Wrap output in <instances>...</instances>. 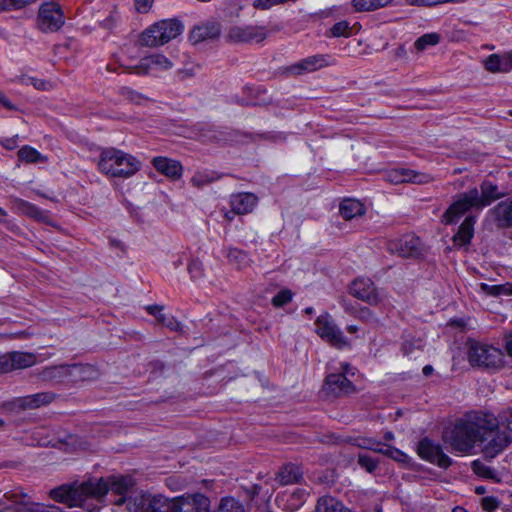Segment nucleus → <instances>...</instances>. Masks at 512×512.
<instances>
[{
  "label": "nucleus",
  "mask_w": 512,
  "mask_h": 512,
  "mask_svg": "<svg viewBox=\"0 0 512 512\" xmlns=\"http://www.w3.org/2000/svg\"><path fill=\"white\" fill-rule=\"evenodd\" d=\"M131 479L123 475H111L106 478H91L81 483L62 485L49 492V496L57 502L70 507H85L89 499L102 502L109 491L121 493L131 486Z\"/></svg>",
  "instance_id": "f257e3e1"
},
{
  "label": "nucleus",
  "mask_w": 512,
  "mask_h": 512,
  "mask_svg": "<svg viewBox=\"0 0 512 512\" xmlns=\"http://www.w3.org/2000/svg\"><path fill=\"white\" fill-rule=\"evenodd\" d=\"M504 195L496 184L484 180L480 184V192L477 188H472L459 195L458 199L442 215V223L450 225L471 208L481 210Z\"/></svg>",
  "instance_id": "f03ea898"
},
{
  "label": "nucleus",
  "mask_w": 512,
  "mask_h": 512,
  "mask_svg": "<svg viewBox=\"0 0 512 512\" xmlns=\"http://www.w3.org/2000/svg\"><path fill=\"white\" fill-rule=\"evenodd\" d=\"M482 418L458 419L452 428L444 430L442 439L452 450L469 453L481 439Z\"/></svg>",
  "instance_id": "7ed1b4c3"
},
{
  "label": "nucleus",
  "mask_w": 512,
  "mask_h": 512,
  "mask_svg": "<svg viewBox=\"0 0 512 512\" xmlns=\"http://www.w3.org/2000/svg\"><path fill=\"white\" fill-rule=\"evenodd\" d=\"M98 168L111 177L129 178L140 169V162L133 155L111 147L101 150Z\"/></svg>",
  "instance_id": "20e7f679"
},
{
  "label": "nucleus",
  "mask_w": 512,
  "mask_h": 512,
  "mask_svg": "<svg viewBox=\"0 0 512 512\" xmlns=\"http://www.w3.org/2000/svg\"><path fill=\"white\" fill-rule=\"evenodd\" d=\"M481 434L480 442L486 458L496 457L512 442V434L499 427L495 419H482Z\"/></svg>",
  "instance_id": "39448f33"
},
{
  "label": "nucleus",
  "mask_w": 512,
  "mask_h": 512,
  "mask_svg": "<svg viewBox=\"0 0 512 512\" xmlns=\"http://www.w3.org/2000/svg\"><path fill=\"white\" fill-rule=\"evenodd\" d=\"M467 357L473 367L498 369L503 365V352L491 345L475 340L467 342Z\"/></svg>",
  "instance_id": "423d86ee"
},
{
  "label": "nucleus",
  "mask_w": 512,
  "mask_h": 512,
  "mask_svg": "<svg viewBox=\"0 0 512 512\" xmlns=\"http://www.w3.org/2000/svg\"><path fill=\"white\" fill-rule=\"evenodd\" d=\"M65 17L61 6L56 2H45L39 7L37 27L44 33H54L64 25Z\"/></svg>",
  "instance_id": "0eeeda50"
},
{
  "label": "nucleus",
  "mask_w": 512,
  "mask_h": 512,
  "mask_svg": "<svg viewBox=\"0 0 512 512\" xmlns=\"http://www.w3.org/2000/svg\"><path fill=\"white\" fill-rule=\"evenodd\" d=\"M315 326L316 333L319 337L328 342L331 346L337 349H343L349 346L347 338L328 313L318 316L315 321Z\"/></svg>",
  "instance_id": "6e6552de"
},
{
  "label": "nucleus",
  "mask_w": 512,
  "mask_h": 512,
  "mask_svg": "<svg viewBox=\"0 0 512 512\" xmlns=\"http://www.w3.org/2000/svg\"><path fill=\"white\" fill-rule=\"evenodd\" d=\"M350 293L355 298L372 306L379 305L386 298L383 289L377 288L371 279L364 277L357 278L352 282Z\"/></svg>",
  "instance_id": "1a4fd4ad"
},
{
  "label": "nucleus",
  "mask_w": 512,
  "mask_h": 512,
  "mask_svg": "<svg viewBox=\"0 0 512 512\" xmlns=\"http://www.w3.org/2000/svg\"><path fill=\"white\" fill-rule=\"evenodd\" d=\"M127 477L131 479V486H129L126 490H124L121 493L109 491L107 494L110 493L111 495L117 496V498H115L114 500H110L109 502L113 503L118 508L125 506V510L127 512H145V506H147V503L152 494L135 492L130 494L129 496H126L128 491L134 486L133 478L130 476Z\"/></svg>",
  "instance_id": "9d476101"
},
{
  "label": "nucleus",
  "mask_w": 512,
  "mask_h": 512,
  "mask_svg": "<svg viewBox=\"0 0 512 512\" xmlns=\"http://www.w3.org/2000/svg\"><path fill=\"white\" fill-rule=\"evenodd\" d=\"M417 454L421 459L440 468L446 469L452 465V459L443 452L441 445L427 437L418 442Z\"/></svg>",
  "instance_id": "9b49d317"
},
{
  "label": "nucleus",
  "mask_w": 512,
  "mask_h": 512,
  "mask_svg": "<svg viewBox=\"0 0 512 512\" xmlns=\"http://www.w3.org/2000/svg\"><path fill=\"white\" fill-rule=\"evenodd\" d=\"M173 501V512H211L210 500L202 493L184 494Z\"/></svg>",
  "instance_id": "f8f14e48"
},
{
  "label": "nucleus",
  "mask_w": 512,
  "mask_h": 512,
  "mask_svg": "<svg viewBox=\"0 0 512 512\" xmlns=\"http://www.w3.org/2000/svg\"><path fill=\"white\" fill-rule=\"evenodd\" d=\"M334 64L335 59L332 58L330 55L316 54L308 56L290 65L287 68V71L292 75H303Z\"/></svg>",
  "instance_id": "ddd939ff"
},
{
  "label": "nucleus",
  "mask_w": 512,
  "mask_h": 512,
  "mask_svg": "<svg viewBox=\"0 0 512 512\" xmlns=\"http://www.w3.org/2000/svg\"><path fill=\"white\" fill-rule=\"evenodd\" d=\"M389 249L401 257L416 258L422 255L423 244L419 237L413 234H406L399 239L391 241Z\"/></svg>",
  "instance_id": "4468645a"
},
{
  "label": "nucleus",
  "mask_w": 512,
  "mask_h": 512,
  "mask_svg": "<svg viewBox=\"0 0 512 512\" xmlns=\"http://www.w3.org/2000/svg\"><path fill=\"white\" fill-rule=\"evenodd\" d=\"M229 39L236 43L261 42L267 37V30L264 26L247 25L233 26L229 30Z\"/></svg>",
  "instance_id": "2eb2a0df"
},
{
  "label": "nucleus",
  "mask_w": 512,
  "mask_h": 512,
  "mask_svg": "<svg viewBox=\"0 0 512 512\" xmlns=\"http://www.w3.org/2000/svg\"><path fill=\"white\" fill-rule=\"evenodd\" d=\"M173 67V63L165 55L155 53L143 57L139 63L131 67V72L137 75H146L152 71H166Z\"/></svg>",
  "instance_id": "dca6fc26"
},
{
  "label": "nucleus",
  "mask_w": 512,
  "mask_h": 512,
  "mask_svg": "<svg viewBox=\"0 0 512 512\" xmlns=\"http://www.w3.org/2000/svg\"><path fill=\"white\" fill-rule=\"evenodd\" d=\"M385 177L386 180L392 184H426L432 181V177L429 174L418 172L408 168L391 169L386 173Z\"/></svg>",
  "instance_id": "f3484780"
},
{
  "label": "nucleus",
  "mask_w": 512,
  "mask_h": 512,
  "mask_svg": "<svg viewBox=\"0 0 512 512\" xmlns=\"http://www.w3.org/2000/svg\"><path fill=\"white\" fill-rule=\"evenodd\" d=\"M28 494L22 490L0 492V512H29Z\"/></svg>",
  "instance_id": "a211bd4d"
},
{
  "label": "nucleus",
  "mask_w": 512,
  "mask_h": 512,
  "mask_svg": "<svg viewBox=\"0 0 512 512\" xmlns=\"http://www.w3.org/2000/svg\"><path fill=\"white\" fill-rule=\"evenodd\" d=\"M153 167L166 177L176 180L180 179L183 174L182 164L174 159L163 156H157L152 159Z\"/></svg>",
  "instance_id": "6ab92c4d"
},
{
  "label": "nucleus",
  "mask_w": 512,
  "mask_h": 512,
  "mask_svg": "<svg viewBox=\"0 0 512 512\" xmlns=\"http://www.w3.org/2000/svg\"><path fill=\"white\" fill-rule=\"evenodd\" d=\"M491 215L498 228L506 229L512 227V198L499 202L490 210Z\"/></svg>",
  "instance_id": "aec40b11"
},
{
  "label": "nucleus",
  "mask_w": 512,
  "mask_h": 512,
  "mask_svg": "<svg viewBox=\"0 0 512 512\" xmlns=\"http://www.w3.org/2000/svg\"><path fill=\"white\" fill-rule=\"evenodd\" d=\"M221 34V25L217 22H207L196 26L190 32L189 38L194 44L201 43L209 39H215Z\"/></svg>",
  "instance_id": "412c9836"
},
{
  "label": "nucleus",
  "mask_w": 512,
  "mask_h": 512,
  "mask_svg": "<svg viewBox=\"0 0 512 512\" xmlns=\"http://www.w3.org/2000/svg\"><path fill=\"white\" fill-rule=\"evenodd\" d=\"M257 200L253 193H238L231 195L230 205L235 214L244 215L252 212Z\"/></svg>",
  "instance_id": "4be33fe9"
},
{
  "label": "nucleus",
  "mask_w": 512,
  "mask_h": 512,
  "mask_svg": "<svg viewBox=\"0 0 512 512\" xmlns=\"http://www.w3.org/2000/svg\"><path fill=\"white\" fill-rule=\"evenodd\" d=\"M55 399V394L52 392H40L32 395L17 398L15 404L23 409H36L41 406L50 404Z\"/></svg>",
  "instance_id": "5701e85b"
},
{
  "label": "nucleus",
  "mask_w": 512,
  "mask_h": 512,
  "mask_svg": "<svg viewBox=\"0 0 512 512\" xmlns=\"http://www.w3.org/2000/svg\"><path fill=\"white\" fill-rule=\"evenodd\" d=\"M326 389L334 395L348 394L353 391V385L344 374H330L325 380Z\"/></svg>",
  "instance_id": "b1692460"
},
{
  "label": "nucleus",
  "mask_w": 512,
  "mask_h": 512,
  "mask_svg": "<svg viewBox=\"0 0 512 512\" xmlns=\"http://www.w3.org/2000/svg\"><path fill=\"white\" fill-rule=\"evenodd\" d=\"M71 368L69 365L49 366L39 372L38 377L44 382L61 383L70 379Z\"/></svg>",
  "instance_id": "393cba45"
},
{
  "label": "nucleus",
  "mask_w": 512,
  "mask_h": 512,
  "mask_svg": "<svg viewBox=\"0 0 512 512\" xmlns=\"http://www.w3.org/2000/svg\"><path fill=\"white\" fill-rule=\"evenodd\" d=\"M485 68L489 72L507 73L512 70V53L503 55L492 54L485 61Z\"/></svg>",
  "instance_id": "a878e982"
},
{
  "label": "nucleus",
  "mask_w": 512,
  "mask_h": 512,
  "mask_svg": "<svg viewBox=\"0 0 512 512\" xmlns=\"http://www.w3.org/2000/svg\"><path fill=\"white\" fill-rule=\"evenodd\" d=\"M11 203L13 209L32 219L42 222H44L47 219V215L44 211H42L41 209H39L38 207H36L35 205L31 204L28 201H25L20 198H12Z\"/></svg>",
  "instance_id": "bb28decb"
},
{
  "label": "nucleus",
  "mask_w": 512,
  "mask_h": 512,
  "mask_svg": "<svg viewBox=\"0 0 512 512\" xmlns=\"http://www.w3.org/2000/svg\"><path fill=\"white\" fill-rule=\"evenodd\" d=\"M150 315L156 317L157 321L172 331H181L182 325L173 316L163 313V307L159 305H149L146 307Z\"/></svg>",
  "instance_id": "cd10ccee"
},
{
  "label": "nucleus",
  "mask_w": 512,
  "mask_h": 512,
  "mask_svg": "<svg viewBox=\"0 0 512 512\" xmlns=\"http://www.w3.org/2000/svg\"><path fill=\"white\" fill-rule=\"evenodd\" d=\"M140 41L142 45L147 47H157L166 44L161 35L158 22L152 24L141 33Z\"/></svg>",
  "instance_id": "c85d7f7f"
},
{
  "label": "nucleus",
  "mask_w": 512,
  "mask_h": 512,
  "mask_svg": "<svg viewBox=\"0 0 512 512\" xmlns=\"http://www.w3.org/2000/svg\"><path fill=\"white\" fill-rule=\"evenodd\" d=\"M476 219L474 216H467L458 228V232L454 235L453 240L459 245L469 244L474 234V224Z\"/></svg>",
  "instance_id": "c756f323"
},
{
  "label": "nucleus",
  "mask_w": 512,
  "mask_h": 512,
  "mask_svg": "<svg viewBox=\"0 0 512 512\" xmlns=\"http://www.w3.org/2000/svg\"><path fill=\"white\" fill-rule=\"evenodd\" d=\"M301 478L302 474L297 466L293 464H286L280 468L275 480L280 485H289L299 482Z\"/></svg>",
  "instance_id": "7c9ffc66"
},
{
  "label": "nucleus",
  "mask_w": 512,
  "mask_h": 512,
  "mask_svg": "<svg viewBox=\"0 0 512 512\" xmlns=\"http://www.w3.org/2000/svg\"><path fill=\"white\" fill-rule=\"evenodd\" d=\"M160 32L166 43L175 39L183 32V24L175 19H166L158 21Z\"/></svg>",
  "instance_id": "2f4dec72"
},
{
  "label": "nucleus",
  "mask_w": 512,
  "mask_h": 512,
  "mask_svg": "<svg viewBox=\"0 0 512 512\" xmlns=\"http://www.w3.org/2000/svg\"><path fill=\"white\" fill-rule=\"evenodd\" d=\"M340 214L345 220L362 216L366 210L364 205L355 199H346L340 204Z\"/></svg>",
  "instance_id": "473e14b6"
},
{
  "label": "nucleus",
  "mask_w": 512,
  "mask_h": 512,
  "mask_svg": "<svg viewBox=\"0 0 512 512\" xmlns=\"http://www.w3.org/2000/svg\"><path fill=\"white\" fill-rule=\"evenodd\" d=\"M316 512H352L345 507L341 501L332 496L319 498L316 505Z\"/></svg>",
  "instance_id": "72a5a7b5"
},
{
  "label": "nucleus",
  "mask_w": 512,
  "mask_h": 512,
  "mask_svg": "<svg viewBox=\"0 0 512 512\" xmlns=\"http://www.w3.org/2000/svg\"><path fill=\"white\" fill-rule=\"evenodd\" d=\"M173 500H169L162 495H151L145 512H173Z\"/></svg>",
  "instance_id": "f704fd0d"
},
{
  "label": "nucleus",
  "mask_w": 512,
  "mask_h": 512,
  "mask_svg": "<svg viewBox=\"0 0 512 512\" xmlns=\"http://www.w3.org/2000/svg\"><path fill=\"white\" fill-rule=\"evenodd\" d=\"M226 257L229 263L235 266L237 269H244L251 263V259L248 254L238 248H228L226 250Z\"/></svg>",
  "instance_id": "c9c22d12"
},
{
  "label": "nucleus",
  "mask_w": 512,
  "mask_h": 512,
  "mask_svg": "<svg viewBox=\"0 0 512 512\" xmlns=\"http://www.w3.org/2000/svg\"><path fill=\"white\" fill-rule=\"evenodd\" d=\"M11 355L15 370L29 368L37 362V357L34 353L12 351Z\"/></svg>",
  "instance_id": "e433bc0d"
},
{
  "label": "nucleus",
  "mask_w": 512,
  "mask_h": 512,
  "mask_svg": "<svg viewBox=\"0 0 512 512\" xmlns=\"http://www.w3.org/2000/svg\"><path fill=\"white\" fill-rule=\"evenodd\" d=\"M70 378L76 380H91L98 376V371L91 365H71Z\"/></svg>",
  "instance_id": "4c0bfd02"
},
{
  "label": "nucleus",
  "mask_w": 512,
  "mask_h": 512,
  "mask_svg": "<svg viewBox=\"0 0 512 512\" xmlns=\"http://www.w3.org/2000/svg\"><path fill=\"white\" fill-rule=\"evenodd\" d=\"M480 288L482 292L493 297H498L502 295H512V283L509 282L499 285H489L487 283H481Z\"/></svg>",
  "instance_id": "58836bf2"
},
{
  "label": "nucleus",
  "mask_w": 512,
  "mask_h": 512,
  "mask_svg": "<svg viewBox=\"0 0 512 512\" xmlns=\"http://www.w3.org/2000/svg\"><path fill=\"white\" fill-rule=\"evenodd\" d=\"M391 0H352L353 7L358 12L373 11L382 8Z\"/></svg>",
  "instance_id": "ea45409f"
},
{
  "label": "nucleus",
  "mask_w": 512,
  "mask_h": 512,
  "mask_svg": "<svg viewBox=\"0 0 512 512\" xmlns=\"http://www.w3.org/2000/svg\"><path fill=\"white\" fill-rule=\"evenodd\" d=\"M218 178H219V176L216 175V173H214V172L201 171V172H196L190 179V182L194 187L201 189V188L211 184Z\"/></svg>",
  "instance_id": "a19ab883"
},
{
  "label": "nucleus",
  "mask_w": 512,
  "mask_h": 512,
  "mask_svg": "<svg viewBox=\"0 0 512 512\" xmlns=\"http://www.w3.org/2000/svg\"><path fill=\"white\" fill-rule=\"evenodd\" d=\"M18 157L20 160L27 163L45 162L47 157L40 154L36 149L31 146L25 145L18 151Z\"/></svg>",
  "instance_id": "79ce46f5"
},
{
  "label": "nucleus",
  "mask_w": 512,
  "mask_h": 512,
  "mask_svg": "<svg viewBox=\"0 0 512 512\" xmlns=\"http://www.w3.org/2000/svg\"><path fill=\"white\" fill-rule=\"evenodd\" d=\"M440 42V35L438 33H427L419 37L415 42V47L418 50H425L429 46H434Z\"/></svg>",
  "instance_id": "37998d69"
},
{
  "label": "nucleus",
  "mask_w": 512,
  "mask_h": 512,
  "mask_svg": "<svg viewBox=\"0 0 512 512\" xmlns=\"http://www.w3.org/2000/svg\"><path fill=\"white\" fill-rule=\"evenodd\" d=\"M218 512H244V507L234 498L226 497L221 500Z\"/></svg>",
  "instance_id": "c03bdc74"
},
{
  "label": "nucleus",
  "mask_w": 512,
  "mask_h": 512,
  "mask_svg": "<svg viewBox=\"0 0 512 512\" xmlns=\"http://www.w3.org/2000/svg\"><path fill=\"white\" fill-rule=\"evenodd\" d=\"M355 446L361 449L372 450L380 453L382 451L383 444L374 438H357L355 439Z\"/></svg>",
  "instance_id": "a18cd8bd"
},
{
  "label": "nucleus",
  "mask_w": 512,
  "mask_h": 512,
  "mask_svg": "<svg viewBox=\"0 0 512 512\" xmlns=\"http://www.w3.org/2000/svg\"><path fill=\"white\" fill-rule=\"evenodd\" d=\"M358 464L368 473H373L378 468L379 462L377 459L369 456L366 453H359Z\"/></svg>",
  "instance_id": "49530a36"
},
{
  "label": "nucleus",
  "mask_w": 512,
  "mask_h": 512,
  "mask_svg": "<svg viewBox=\"0 0 512 512\" xmlns=\"http://www.w3.org/2000/svg\"><path fill=\"white\" fill-rule=\"evenodd\" d=\"M380 453L401 463H405L408 458L407 455L403 453L401 450L390 445H383L382 451H380Z\"/></svg>",
  "instance_id": "de8ad7c7"
},
{
  "label": "nucleus",
  "mask_w": 512,
  "mask_h": 512,
  "mask_svg": "<svg viewBox=\"0 0 512 512\" xmlns=\"http://www.w3.org/2000/svg\"><path fill=\"white\" fill-rule=\"evenodd\" d=\"M293 293L289 289H282L271 300L274 307L280 308L292 301Z\"/></svg>",
  "instance_id": "09e8293b"
},
{
  "label": "nucleus",
  "mask_w": 512,
  "mask_h": 512,
  "mask_svg": "<svg viewBox=\"0 0 512 512\" xmlns=\"http://www.w3.org/2000/svg\"><path fill=\"white\" fill-rule=\"evenodd\" d=\"M350 30L351 29L347 21H340L332 26L330 32L333 37H348L351 33Z\"/></svg>",
  "instance_id": "8fccbe9b"
},
{
  "label": "nucleus",
  "mask_w": 512,
  "mask_h": 512,
  "mask_svg": "<svg viewBox=\"0 0 512 512\" xmlns=\"http://www.w3.org/2000/svg\"><path fill=\"white\" fill-rule=\"evenodd\" d=\"M472 466L473 471L483 478L492 479L495 477V471L489 466H486L485 464L481 463L480 461H474Z\"/></svg>",
  "instance_id": "3c124183"
},
{
  "label": "nucleus",
  "mask_w": 512,
  "mask_h": 512,
  "mask_svg": "<svg viewBox=\"0 0 512 512\" xmlns=\"http://www.w3.org/2000/svg\"><path fill=\"white\" fill-rule=\"evenodd\" d=\"M29 512H63V510L56 505H46L29 501Z\"/></svg>",
  "instance_id": "603ef678"
},
{
  "label": "nucleus",
  "mask_w": 512,
  "mask_h": 512,
  "mask_svg": "<svg viewBox=\"0 0 512 512\" xmlns=\"http://www.w3.org/2000/svg\"><path fill=\"white\" fill-rule=\"evenodd\" d=\"M20 82L24 85H32L38 90H46L47 86L49 85L46 81L41 79H36L34 77L30 76H21Z\"/></svg>",
  "instance_id": "864d4df0"
},
{
  "label": "nucleus",
  "mask_w": 512,
  "mask_h": 512,
  "mask_svg": "<svg viewBox=\"0 0 512 512\" xmlns=\"http://www.w3.org/2000/svg\"><path fill=\"white\" fill-rule=\"evenodd\" d=\"M15 370L12 362L11 352L5 353L0 356V373H8Z\"/></svg>",
  "instance_id": "5fc2aeb1"
},
{
  "label": "nucleus",
  "mask_w": 512,
  "mask_h": 512,
  "mask_svg": "<svg viewBox=\"0 0 512 512\" xmlns=\"http://www.w3.org/2000/svg\"><path fill=\"white\" fill-rule=\"evenodd\" d=\"M188 272L193 279H199L203 276V265L199 260H192L188 265Z\"/></svg>",
  "instance_id": "6e6d98bb"
},
{
  "label": "nucleus",
  "mask_w": 512,
  "mask_h": 512,
  "mask_svg": "<svg viewBox=\"0 0 512 512\" xmlns=\"http://www.w3.org/2000/svg\"><path fill=\"white\" fill-rule=\"evenodd\" d=\"M411 5H423V6H434L446 2L451 3H463L466 0H407Z\"/></svg>",
  "instance_id": "4d7b16f0"
},
{
  "label": "nucleus",
  "mask_w": 512,
  "mask_h": 512,
  "mask_svg": "<svg viewBox=\"0 0 512 512\" xmlns=\"http://www.w3.org/2000/svg\"><path fill=\"white\" fill-rule=\"evenodd\" d=\"M279 4H283V0H254L252 3L253 7L259 10H267Z\"/></svg>",
  "instance_id": "13d9d810"
},
{
  "label": "nucleus",
  "mask_w": 512,
  "mask_h": 512,
  "mask_svg": "<svg viewBox=\"0 0 512 512\" xmlns=\"http://www.w3.org/2000/svg\"><path fill=\"white\" fill-rule=\"evenodd\" d=\"M356 316L363 321L371 322L376 321L374 313L367 307H360L357 310Z\"/></svg>",
  "instance_id": "bf43d9fd"
},
{
  "label": "nucleus",
  "mask_w": 512,
  "mask_h": 512,
  "mask_svg": "<svg viewBox=\"0 0 512 512\" xmlns=\"http://www.w3.org/2000/svg\"><path fill=\"white\" fill-rule=\"evenodd\" d=\"M498 503L494 498L486 497L482 500V506L485 511H493L496 509Z\"/></svg>",
  "instance_id": "052dcab7"
},
{
  "label": "nucleus",
  "mask_w": 512,
  "mask_h": 512,
  "mask_svg": "<svg viewBox=\"0 0 512 512\" xmlns=\"http://www.w3.org/2000/svg\"><path fill=\"white\" fill-rule=\"evenodd\" d=\"M116 22V14L111 12L109 16H107L103 21L100 22V25L105 29H112Z\"/></svg>",
  "instance_id": "680f3d73"
},
{
  "label": "nucleus",
  "mask_w": 512,
  "mask_h": 512,
  "mask_svg": "<svg viewBox=\"0 0 512 512\" xmlns=\"http://www.w3.org/2000/svg\"><path fill=\"white\" fill-rule=\"evenodd\" d=\"M137 10L146 13L151 7L153 0H135Z\"/></svg>",
  "instance_id": "e2e57ef3"
},
{
  "label": "nucleus",
  "mask_w": 512,
  "mask_h": 512,
  "mask_svg": "<svg viewBox=\"0 0 512 512\" xmlns=\"http://www.w3.org/2000/svg\"><path fill=\"white\" fill-rule=\"evenodd\" d=\"M504 348L507 355L512 358V331L504 337Z\"/></svg>",
  "instance_id": "0e129e2a"
},
{
  "label": "nucleus",
  "mask_w": 512,
  "mask_h": 512,
  "mask_svg": "<svg viewBox=\"0 0 512 512\" xmlns=\"http://www.w3.org/2000/svg\"><path fill=\"white\" fill-rule=\"evenodd\" d=\"M0 106H3L8 110H16V106L14 104H12L1 91H0Z\"/></svg>",
  "instance_id": "69168bd1"
},
{
  "label": "nucleus",
  "mask_w": 512,
  "mask_h": 512,
  "mask_svg": "<svg viewBox=\"0 0 512 512\" xmlns=\"http://www.w3.org/2000/svg\"><path fill=\"white\" fill-rule=\"evenodd\" d=\"M401 349L404 355H410L413 352V345L410 342H405Z\"/></svg>",
  "instance_id": "338daca9"
},
{
  "label": "nucleus",
  "mask_w": 512,
  "mask_h": 512,
  "mask_svg": "<svg viewBox=\"0 0 512 512\" xmlns=\"http://www.w3.org/2000/svg\"><path fill=\"white\" fill-rule=\"evenodd\" d=\"M343 308L346 312L350 314H357V311L354 309L353 305L345 300L342 301Z\"/></svg>",
  "instance_id": "774afa93"
}]
</instances>
